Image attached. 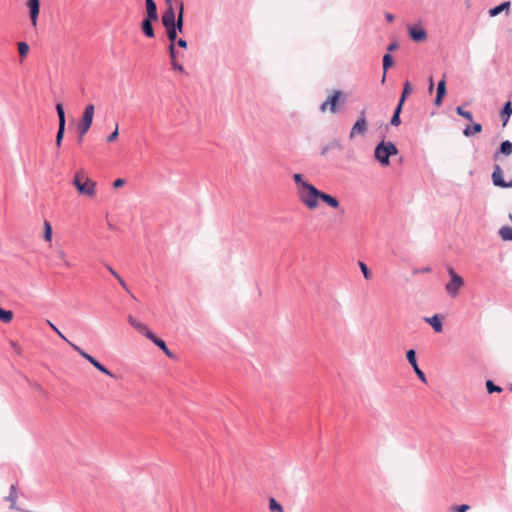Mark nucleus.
Returning a JSON list of instances; mask_svg holds the SVG:
<instances>
[{
  "label": "nucleus",
  "instance_id": "f257e3e1",
  "mask_svg": "<svg viewBox=\"0 0 512 512\" xmlns=\"http://www.w3.org/2000/svg\"><path fill=\"white\" fill-rule=\"evenodd\" d=\"M72 184L80 195L94 197L96 195V182L85 176L83 170L75 173Z\"/></svg>",
  "mask_w": 512,
  "mask_h": 512
},
{
  "label": "nucleus",
  "instance_id": "f03ea898",
  "mask_svg": "<svg viewBox=\"0 0 512 512\" xmlns=\"http://www.w3.org/2000/svg\"><path fill=\"white\" fill-rule=\"evenodd\" d=\"M398 154V149L391 141H381L374 150L375 159L384 167L390 164L389 158Z\"/></svg>",
  "mask_w": 512,
  "mask_h": 512
},
{
  "label": "nucleus",
  "instance_id": "7ed1b4c3",
  "mask_svg": "<svg viewBox=\"0 0 512 512\" xmlns=\"http://www.w3.org/2000/svg\"><path fill=\"white\" fill-rule=\"evenodd\" d=\"M321 192L314 185L309 184L303 190L297 192L300 201L310 210L318 207V200L321 197Z\"/></svg>",
  "mask_w": 512,
  "mask_h": 512
},
{
  "label": "nucleus",
  "instance_id": "20e7f679",
  "mask_svg": "<svg viewBox=\"0 0 512 512\" xmlns=\"http://www.w3.org/2000/svg\"><path fill=\"white\" fill-rule=\"evenodd\" d=\"M94 112H95V107L93 104H88L84 109L81 121L79 122V124L77 126V134H78L77 142L79 144L82 143L85 134L88 132V130L90 129V127L92 125Z\"/></svg>",
  "mask_w": 512,
  "mask_h": 512
},
{
  "label": "nucleus",
  "instance_id": "39448f33",
  "mask_svg": "<svg viewBox=\"0 0 512 512\" xmlns=\"http://www.w3.org/2000/svg\"><path fill=\"white\" fill-rule=\"evenodd\" d=\"M447 271L450 281L445 285V291L450 297L455 298L464 286V279L451 266L447 268Z\"/></svg>",
  "mask_w": 512,
  "mask_h": 512
},
{
  "label": "nucleus",
  "instance_id": "423d86ee",
  "mask_svg": "<svg viewBox=\"0 0 512 512\" xmlns=\"http://www.w3.org/2000/svg\"><path fill=\"white\" fill-rule=\"evenodd\" d=\"M367 132V121L365 116V110L360 112L359 118L351 128L349 137L352 139L356 135H365Z\"/></svg>",
  "mask_w": 512,
  "mask_h": 512
},
{
  "label": "nucleus",
  "instance_id": "0eeeda50",
  "mask_svg": "<svg viewBox=\"0 0 512 512\" xmlns=\"http://www.w3.org/2000/svg\"><path fill=\"white\" fill-rule=\"evenodd\" d=\"M492 181H493V184L497 187H501V188L512 187V181H510V182L504 181L503 171L498 164L494 165V171L492 173Z\"/></svg>",
  "mask_w": 512,
  "mask_h": 512
},
{
  "label": "nucleus",
  "instance_id": "6e6552de",
  "mask_svg": "<svg viewBox=\"0 0 512 512\" xmlns=\"http://www.w3.org/2000/svg\"><path fill=\"white\" fill-rule=\"evenodd\" d=\"M406 357H407L408 362L412 366L415 374L418 376V378L423 383H426L427 382L426 376H425L424 372L419 368V366L417 364L415 351L413 349L408 350L407 353H406Z\"/></svg>",
  "mask_w": 512,
  "mask_h": 512
},
{
  "label": "nucleus",
  "instance_id": "1a4fd4ad",
  "mask_svg": "<svg viewBox=\"0 0 512 512\" xmlns=\"http://www.w3.org/2000/svg\"><path fill=\"white\" fill-rule=\"evenodd\" d=\"M167 8L163 12L161 16V22L164 28H168V26L172 25L174 20L177 18L176 11L174 7L171 5L170 0H166Z\"/></svg>",
  "mask_w": 512,
  "mask_h": 512
},
{
  "label": "nucleus",
  "instance_id": "9d476101",
  "mask_svg": "<svg viewBox=\"0 0 512 512\" xmlns=\"http://www.w3.org/2000/svg\"><path fill=\"white\" fill-rule=\"evenodd\" d=\"M168 28H175V32L182 33L184 28V3L180 2L179 10L177 13V18L174 20L172 25L168 26Z\"/></svg>",
  "mask_w": 512,
  "mask_h": 512
},
{
  "label": "nucleus",
  "instance_id": "9b49d317",
  "mask_svg": "<svg viewBox=\"0 0 512 512\" xmlns=\"http://www.w3.org/2000/svg\"><path fill=\"white\" fill-rule=\"evenodd\" d=\"M27 6L30 10L31 23L33 26H36L40 11V0H28Z\"/></svg>",
  "mask_w": 512,
  "mask_h": 512
},
{
  "label": "nucleus",
  "instance_id": "f8f14e48",
  "mask_svg": "<svg viewBox=\"0 0 512 512\" xmlns=\"http://www.w3.org/2000/svg\"><path fill=\"white\" fill-rule=\"evenodd\" d=\"M157 20L158 19L145 17L144 20L142 21L141 30L146 37H148V38L155 37V32L153 29V22L157 21Z\"/></svg>",
  "mask_w": 512,
  "mask_h": 512
},
{
  "label": "nucleus",
  "instance_id": "ddd939ff",
  "mask_svg": "<svg viewBox=\"0 0 512 512\" xmlns=\"http://www.w3.org/2000/svg\"><path fill=\"white\" fill-rule=\"evenodd\" d=\"M408 31H409V35L413 41L421 42L427 38L426 31L421 27L411 26L408 28Z\"/></svg>",
  "mask_w": 512,
  "mask_h": 512
},
{
  "label": "nucleus",
  "instance_id": "4468645a",
  "mask_svg": "<svg viewBox=\"0 0 512 512\" xmlns=\"http://www.w3.org/2000/svg\"><path fill=\"white\" fill-rule=\"evenodd\" d=\"M342 96V91L340 90H336L334 91V93L326 100V102L328 103V106L330 108V111L332 113H336L338 111L337 109V103L340 99V97Z\"/></svg>",
  "mask_w": 512,
  "mask_h": 512
},
{
  "label": "nucleus",
  "instance_id": "2eb2a0df",
  "mask_svg": "<svg viewBox=\"0 0 512 512\" xmlns=\"http://www.w3.org/2000/svg\"><path fill=\"white\" fill-rule=\"evenodd\" d=\"M424 320L433 327L435 332L441 333L443 331V325L438 314L426 317Z\"/></svg>",
  "mask_w": 512,
  "mask_h": 512
},
{
  "label": "nucleus",
  "instance_id": "dca6fc26",
  "mask_svg": "<svg viewBox=\"0 0 512 512\" xmlns=\"http://www.w3.org/2000/svg\"><path fill=\"white\" fill-rule=\"evenodd\" d=\"M145 7H146V17L148 18H154L158 19V12H157V5L154 0H146L145 1Z\"/></svg>",
  "mask_w": 512,
  "mask_h": 512
},
{
  "label": "nucleus",
  "instance_id": "f3484780",
  "mask_svg": "<svg viewBox=\"0 0 512 512\" xmlns=\"http://www.w3.org/2000/svg\"><path fill=\"white\" fill-rule=\"evenodd\" d=\"M445 94H446V82H445V79L443 78L442 80H440L438 82V85H437V94H436V98H435V105H437V106L441 105L442 99L445 96Z\"/></svg>",
  "mask_w": 512,
  "mask_h": 512
},
{
  "label": "nucleus",
  "instance_id": "a211bd4d",
  "mask_svg": "<svg viewBox=\"0 0 512 512\" xmlns=\"http://www.w3.org/2000/svg\"><path fill=\"white\" fill-rule=\"evenodd\" d=\"M510 5H511L510 1H505V2L501 3L498 6H495V7L491 8L489 10V16L490 17H495V16L499 15L503 11H508L510 9Z\"/></svg>",
  "mask_w": 512,
  "mask_h": 512
},
{
  "label": "nucleus",
  "instance_id": "6ab92c4d",
  "mask_svg": "<svg viewBox=\"0 0 512 512\" xmlns=\"http://www.w3.org/2000/svg\"><path fill=\"white\" fill-rule=\"evenodd\" d=\"M320 200H322L324 203L329 205L330 207L337 209L339 208L340 204L337 198L331 196L330 194L321 192Z\"/></svg>",
  "mask_w": 512,
  "mask_h": 512
},
{
  "label": "nucleus",
  "instance_id": "aec40b11",
  "mask_svg": "<svg viewBox=\"0 0 512 512\" xmlns=\"http://www.w3.org/2000/svg\"><path fill=\"white\" fill-rule=\"evenodd\" d=\"M510 155L512 153V142L505 140L501 143L499 150L495 153L494 158L497 159L498 154Z\"/></svg>",
  "mask_w": 512,
  "mask_h": 512
},
{
  "label": "nucleus",
  "instance_id": "412c9836",
  "mask_svg": "<svg viewBox=\"0 0 512 512\" xmlns=\"http://www.w3.org/2000/svg\"><path fill=\"white\" fill-rule=\"evenodd\" d=\"M512 115V103L510 101L506 102L502 111L501 117L503 119V125L505 126L508 122V118Z\"/></svg>",
  "mask_w": 512,
  "mask_h": 512
},
{
  "label": "nucleus",
  "instance_id": "4be33fe9",
  "mask_svg": "<svg viewBox=\"0 0 512 512\" xmlns=\"http://www.w3.org/2000/svg\"><path fill=\"white\" fill-rule=\"evenodd\" d=\"M128 322L132 327H134L139 333H143L147 326L140 321H138L136 318H134L132 315L128 316Z\"/></svg>",
  "mask_w": 512,
  "mask_h": 512
},
{
  "label": "nucleus",
  "instance_id": "5701e85b",
  "mask_svg": "<svg viewBox=\"0 0 512 512\" xmlns=\"http://www.w3.org/2000/svg\"><path fill=\"white\" fill-rule=\"evenodd\" d=\"M70 346L78 352L79 355H81L84 359H86L88 362H90L92 365L94 362H96V358H94L93 356H91L90 354L86 353L82 348H80L79 346H77L76 344L74 343H70Z\"/></svg>",
  "mask_w": 512,
  "mask_h": 512
},
{
  "label": "nucleus",
  "instance_id": "b1692460",
  "mask_svg": "<svg viewBox=\"0 0 512 512\" xmlns=\"http://www.w3.org/2000/svg\"><path fill=\"white\" fill-rule=\"evenodd\" d=\"M70 346L78 352L79 355H81L84 359H86L88 362H90L92 365L94 362H96V358H94L93 356H91L90 354L86 353L82 348H80L79 346H77L76 344L74 343H70Z\"/></svg>",
  "mask_w": 512,
  "mask_h": 512
},
{
  "label": "nucleus",
  "instance_id": "393cba45",
  "mask_svg": "<svg viewBox=\"0 0 512 512\" xmlns=\"http://www.w3.org/2000/svg\"><path fill=\"white\" fill-rule=\"evenodd\" d=\"M481 131H482V125L479 124V123H474L472 127L467 126L464 129L463 134L466 137H470V136H472L475 133H480Z\"/></svg>",
  "mask_w": 512,
  "mask_h": 512
},
{
  "label": "nucleus",
  "instance_id": "a878e982",
  "mask_svg": "<svg viewBox=\"0 0 512 512\" xmlns=\"http://www.w3.org/2000/svg\"><path fill=\"white\" fill-rule=\"evenodd\" d=\"M293 179L297 185V192L301 189L303 190L305 187H307L310 184L309 182H307L303 179V176L300 173H295L293 175Z\"/></svg>",
  "mask_w": 512,
  "mask_h": 512
},
{
  "label": "nucleus",
  "instance_id": "bb28decb",
  "mask_svg": "<svg viewBox=\"0 0 512 512\" xmlns=\"http://www.w3.org/2000/svg\"><path fill=\"white\" fill-rule=\"evenodd\" d=\"M402 108L403 107L401 106V104H398L397 107L395 108V111H394L393 116L390 121L392 126L400 125V123H401L400 114H401Z\"/></svg>",
  "mask_w": 512,
  "mask_h": 512
},
{
  "label": "nucleus",
  "instance_id": "cd10ccee",
  "mask_svg": "<svg viewBox=\"0 0 512 512\" xmlns=\"http://www.w3.org/2000/svg\"><path fill=\"white\" fill-rule=\"evenodd\" d=\"M411 91H412V86H411L409 81H406L404 83L403 91H402V94H401V97H400V100H399L398 104H401V106L403 107V104H404L407 96L411 93Z\"/></svg>",
  "mask_w": 512,
  "mask_h": 512
},
{
  "label": "nucleus",
  "instance_id": "c85d7f7f",
  "mask_svg": "<svg viewBox=\"0 0 512 512\" xmlns=\"http://www.w3.org/2000/svg\"><path fill=\"white\" fill-rule=\"evenodd\" d=\"M499 235L503 240L511 241L512 240V228L509 226H504L499 230Z\"/></svg>",
  "mask_w": 512,
  "mask_h": 512
},
{
  "label": "nucleus",
  "instance_id": "c756f323",
  "mask_svg": "<svg viewBox=\"0 0 512 512\" xmlns=\"http://www.w3.org/2000/svg\"><path fill=\"white\" fill-rule=\"evenodd\" d=\"M64 133H65V125L59 124L58 131L56 134V141H55L57 147L61 146V143H62V140L64 137Z\"/></svg>",
  "mask_w": 512,
  "mask_h": 512
},
{
  "label": "nucleus",
  "instance_id": "7c9ffc66",
  "mask_svg": "<svg viewBox=\"0 0 512 512\" xmlns=\"http://www.w3.org/2000/svg\"><path fill=\"white\" fill-rule=\"evenodd\" d=\"M13 313L10 310H4L0 307V320L4 323H8L12 320Z\"/></svg>",
  "mask_w": 512,
  "mask_h": 512
},
{
  "label": "nucleus",
  "instance_id": "2f4dec72",
  "mask_svg": "<svg viewBox=\"0 0 512 512\" xmlns=\"http://www.w3.org/2000/svg\"><path fill=\"white\" fill-rule=\"evenodd\" d=\"M56 111L58 114L59 124L65 125L66 124L65 112H64L63 105L61 103H58L56 105Z\"/></svg>",
  "mask_w": 512,
  "mask_h": 512
},
{
  "label": "nucleus",
  "instance_id": "473e14b6",
  "mask_svg": "<svg viewBox=\"0 0 512 512\" xmlns=\"http://www.w3.org/2000/svg\"><path fill=\"white\" fill-rule=\"evenodd\" d=\"M165 29H166L167 38L171 42L170 44H173L175 46V42L177 41V35L179 32H175V28H173V29L165 28Z\"/></svg>",
  "mask_w": 512,
  "mask_h": 512
},
{
  "label": "nucleus",
  "instance_id": "72a5a7b5",
  "mask_svg": "<svg viewBox=\"0 0 512 512\" xmlns=\"http://www.w3.org/2000/svg\"><path fill=\"white\" fill-rule=\"evenodd\" d=\"M44 239L51 241L52 239V226L48 221H44Z\"/></svg>",
  "mask_w": 512,
  "mask_h": 512
},
{
  "label": "nucleus",
  "instance_id": "f704fd0d",
  "mask_svg": "<svg viewBox=\"0 0 512 512\" xmlns=\"http://www.w3.org/2000/svg\"><path fill=\"white\" fill-rule=\"evenodd\" d=\"M269 509L272 512H283L281 504H279L274 498L269 500Z\"/></svg>",
  "mask_w": 512,
  "mask_h": 512
},
{
  "label": "nucleus",
  "instance_id": "c9c22d12",
  "mask_svg": "<svg viewBox=\"0 0 512 512\" xmlns=\"http://www.w3.org/2000/svg\"><path fill=\"white\" fill-rule=\"evenodd\" d=\"M456 112L459 116H462L464 117L465 119L469 120V121H472L473 120V115L470 111H466L463 109V107L461 106H458L456 108Z\"/></svg>",
  "mask_w": 512,
  "mask_h": 512
},
{
  "label": "nucleus",
  "instance_id": "e433bc0d",
  "mask_svg": "<svg viewBox=\"0 0 512 512\" xmlns=\"http://www.w3.org/2000/svg\"><path fill=\"white\" fill-rule=\"evenodd\" d=\"M486 389L488 391V393H494V392H501L502 391V388L500 386H497L493 383V381L491 380H487L486 381Z\"/></svg>",
  "mask_w": 512,
  "mask_h": 512
},
{
  "label": "nucleus",
  "instance_id": "4c0bfd02",
  "mask_svg": "<svg viewBox=\"0 0 512 512\" xmlns=\"http://www.w3.org/2000/svg\"><path fill=\"white\" fill-rule=\"evenodd\" d=\"M393 64V59L389 53L385 54L383 57V69L386 72Z\"/></svg>",
  "mask_w": 512,
  "mask_h": 512
},
{
  "label": "nucleus",
  "instance_id": "58836bf2",
  "mask_svg": "<svg viewBox=\"0 0 512 512\" xmlns=\"http://www.w3.org/2000/svg\"><path fill=\"white\" fill-rule=\"evenodd\" d=\"M29 46L26 42L18 43V52L22 57H25L28 54Z\"/></svg>",
  "mask_w": 512,
  "mask_h": 512
},
{
  "label": "nucleus",
  "instance_id": "ea45409f",
  "mask_svg": "<svg viewBox=\"0 0 512 512\" xmlns=\"http://www.w3.org/2000/svg\"><path fill=\"white\" fill-rule=\"evenodd\" d=\"M359 266L363 273L364 278L367 280L371 279L372 274H371V271L369 270V268L367 267V265L363 262H359Z\"/></svg>",
  "mask_w": 512,
  "mask_h": 512
},
{
  "label": "nucleus",
  "instance_id": "a19ab883",
  "mask_svg": "<svg viewBox=\"0 0 512 512\" xmlns=\"http://www.w3.org/2000/svg\"><path fill=\"white\" fill-rule=\"evenodd\" d=\"M16 488L14 485L11 486V492L9 494V496L6 498L7 500L11 501V508H15V503H16Z\"/></svg>",
  "mask_w": 512,
  "mask_h": 512
},
{
  "label": "nucleus",
  "instance_id": "79ce46f5",
  "mask_svg": "<svg viewBox=\"0 0 512 512\" xmlns=\"http://www.w3.org/2000/svg\"><path fill=\"white\" fill-rule=\"evenodd\" d=\"M57 257L63 262V264L66 267H71L70 262L66 259V253L64 252V250H62V249L57 250Z\"/></svg>",
  "mask_w": 512,
  "mask_h": 512
},
{
  "label": "nucleus",
  "instance_id": "37998d69",
  "mask_svg": "<svg viewBox=\"0 0 512 512\" xmlns=\"http://www.w3.org/2000/svg\"><path fill=\"white\" fill-rule=\"evenodd\" d=\"M47 323L51 327V329L58 334V336L61 339H63L64 341H66L70 345L71 342L62 334V332L51 321L48 320Z\"/></svg>",
  "mask_w": 512,
  "mask_h": 512
},
{
  "label": "nucleus",
  "instance_id": "c03bdc74",
  "mask_svg": "<svg viewBox=\"0 0 512 512\" xmlns=\"http://www.w3.org/2000/svg\"><path fill=\"white\" fill-rule=\"evenodd\" d=\"M145 335L149 340H151L154 344L155 341H159L160 338H158L153 332H151L148 327L145 329V331L142 333Z\"/></svg>",
  "mask_w": 512,
  "mask_h": 512
},
{
  "label": "nucleus",
  "instance_id": "a18cd8bd",
  "mask_svg": "<svg viewBox=\"0 0 512 512\" xmlns=\"http://www.w3.org/2000/svg\"><path fill=\"white\" fill-rule=\"evenodd\" d=\"M169 56L171 59V63L174 61H177V52L175 49V46L173 44H170L168 47Z\"/></svg>",
  "mask_w": 512,
  "mask_h": 512
},
{
  "label": "nucleus",
  "instance_id": "49530a36",
  "mask_svg": "<svg viewBox=\"0 0 512 512\" xmlns=\"http://www.w3.org/2000/svg\"><path fill=\"white\" fill-rule=\"evenodd\" d=\"M119 135V129L118 124H116L115 130L107 137V142L111 143L114 142Z\"/></svg>",
  "mask_w": 512,
  "mask_h": 512
},
{
  "label": "nucleus",
  "instance_id": "de8ad7c7",
  "mask_svg": "<svg viewBox=\"0 0 512 512\" xmlns=\"http://www.w3.org/2000/svg\"><path fill=\"white\" fill-rule=\"evenodd\" d=\"M97 370L102 372V373H104L105 375H107L109 377L116 378V376L110 370H108L104 365H102V364L99 365Z\"/></svg>",
  "mask_w": 512,
  "mask_h": 512
},
{
  "label": "nucleus",
  "instance_id": "09e8293b",
  "mask_svg": "<svg viewBox=\"0 0 512 512\" xmlns=\"http://www.w3.org/2000/svg\"><path fill=\"white\" fill-rule=\"evenodd\" d=\"M97 370L102 372V373H104L105 375H107L109 377L116 378V376L110 370H108L104 365H102V364L99 365Z\"/></svg>",
  "mask_w": 512,
  "mask_h": 512
},
{
  "label": "nucleus",
  "instance_id": "8fccbe9b",
  "mask_svg": "<svg viewBox=\"0 0 512 512\" xmlns=\"http://www.w3.org/2000/svg\"><path fill=\"white\" fill-rule=\"evenodd\" d=\"M116 279L118 280L119 284L123 287V289L127 293L131 294V291H130L129 287L127 286L126 282L124 281V279L121 276H119V278H116Z\"/></svg>",
  "mask_w": 512,
  "mask_h": 512
},
{
  "label": "nucleus",
  "instance_id": "3c124183",
  "mask_svg": "<svg viewBox=\"0 0 512 512\" xmlns=\"http://www.w3.org/2000/svg\"><path fill=\"white\" fill-rule=\"evenodd\" d=\"M175 45L179 46L180 48H184V49H186L188 46L187 41L182 38L177 39V41L175 42Z\"/></svg>",
  "mask_w": 512,
  "mask_h": 512
},
{
  "label": "nucleus",
  "instance_id": "603ef678",
  "mask_svg": "<svg viewBox=\"0 0 512 512\" xmlns=\"http://www.w3.org/2000/svg\"><path fill=\"white\" fill-rule=\"evenodd\" d=\"M155 345L159 347L162 351H166L168 348L165 341L162 339H160L159 341H155Z\"/></svg>",
  "mask_w": 512,
  "mask_h": 512
},
{
  "label": "nucleus",
  "instance_id": "864d4df0",
  "mask_svg": "<svg viewBox=\"0 0 512 512\" xmlns=\"http://www.w3.org/2000/svg\"><path fill=\"white\" fill-rule=\"evenodd\" d=\"M171 65L174 70L179 71V72H184L183 66L181 64H179L178 61L172 62Z\"/></svg>",
  "mask_w": 512,
  "mask_h": 512
},
{
  "label": "nucleus",
  "instance_id": "5fc2aeb1",
  "mask_svg": "<svg viewBox=\"0 0 512 512\" xmlns=\"http://www.w3.org/2000/svg\"><path fill=\"white\" fill-rule=\"evenodd\" d=\"M124 184H125V180H124V179H122V178H118V179H116V180L113 182V187H114V188H120V187H122Z\"/></svg>",
  "mask_w": 512,
  "mask_h": 512
},
{
  "label": "nucleus",
  "instance_id": "6e6d98bb",
  "mask_svg": "<svg viewBox=\"0 0 512 512\" xmlns=\"http://www.w3.org/2000/svg\"><path fill=\"white\" fill-rule=\"evenodd\" d=\"M469 509H470V506H469V505H467V504H463V505H460V506H456V507H455V510H456L457 512H466V511H467V510H469Z\"/></svg>",
  "mask_w": 512,
  "mask_h": 512
},
{
  "label": "nucleus",
  "instance_id": "4d7b16f0",
  "mask_svg": "<svg viewBox=\"0 0 512 512\" xmlns=\"http://www.w3.org/2000/svg\"><path fill=\"white\" fill-rule=\"evenodd\" d=\"M10 344H11L12 349L15 351V353L21 354V348L17 343L11 341Z\"/></svg>",
  "mask_w": 512,
  "mask_h": 512
},
{
  "label": "nucleus",
  "instance_id": "13d9d810",
  "mask_svg": "<svg viewBox=\"0 0 512 512\" xmlns=\"http://www.w3.org/2000/svg\"><path fill=\"white\" fill-rule=\"evenodd\" d=\"M106 268L115 278H119L120 275L110 265H106Z\"/></svg>",
  "mask_w": 512,
  "mask_h": 512
},
{
  "label": "nucleus",
  "instance_id": "bf43d9fd",
  "mask_svg": "<svg viewBox=\"0 0 512 512\" xmlns=\"http://www.w3.org/2000/svg\"><path fill=\"white\" fill-rule=\"evenodd\" d=\"M398 48V44L397 42H392L391 44H389V46L387 47V50L388 51H394Z\"/></svg>",
  "mask_w": 512,
  "mask_h": 512
},
{
  "label": "nucleus",
  "instance_id": "052dcab7",
  "mask_svg": "<svg viewBox=\"0 0 512 512\" xmlns=\"http://www.w3.org/2000/svg\"><path fill=\"white\" fill-rule=\"evenodd\" d=\"M385 17L388 22H392L394 20V16L391 13H387Z\"/></svg>",
  "mask_w": 512,
  "mask_h": 512
},
{
  "label": "nucleus",
  "instance_id": "680f3d73",
  "mask_svg": "<svg viewBox=\"0 0 512 512\" xmlns=\"http://www.w3.org/2000/svg\"><path fill=\"white\" fill-rule=\"evenodd\" d=\"M327 107H328V103L325 101V102H323V103L321 104V106H320V110H321L322 112H325V111H326V109H327Z\"/></svg>",
  "mask_w": 512,
  "mask_h": 512
},
{
  "label": "nucleus",
  "instance_id": "e2e57ef3",
  "mask_svg": "<svg viewBox=\"0 0 512 512\" xmlns=\"http://www.w3.org/2000/svg\"><path fill=\"white\" fill-rule=\"evenodd\" d=\"M430 271H431V268H430V267H424V268H422V269L420 270V272H422V273H428V272H430Z\"/></svg>",
  "mask_w": 512,
  "mask_h": 512
},
{
  "label": "nucleus",
  "instance_id": "0e129e2a",
  "mask_svg": "<svg viewBox=\"0 0 512 512\" xmlns=\"http://www.w3.org/2000/svg\"><path fill=\"white\" fill-rule=\"evenodd\" d=\"M168 357L172 358L174 355L172 354V352L169 350V348H167L166 351H163Z\"/></svg>",
  "mask_w": 512,
  "mask_h": 512
},
{
  "label": "nucleus",
  "instance_id": "69168bd1",
  "mask_svg": "<svg viewBox=\"0 0 512 512\" xmlns=\"http://www.w3.org/2000/svg\"><path fill=\"white\" fill-rule=\"evenodd\" d=\"M434 87L432 78L430 79L429 90L432 91Z\"/></svg>",
  "mask_w": 512,
  "mask_h": 512
},
{
  "label": "nucleus",
  "instance_id": "338daca9",
  "mask_svg": "<svg viewBox=\"0 0 512 512\" xmlns=\"http://www.w3.org/2000/svg\"><path fill=\"white\" fill-rule=\"evenodd\" d=\"M101 365V363L96 359V362L93 363V366L97 369Z\"/></svg>",
  "mask_w": 512,
  "mask_h": 512
}]
</instances>
